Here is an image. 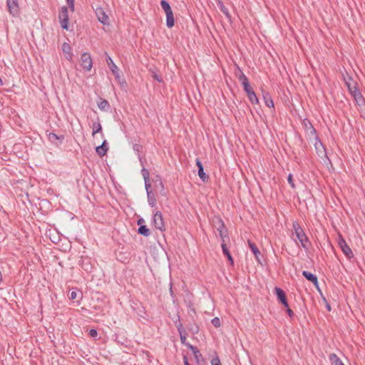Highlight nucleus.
<instances>
[{"mask_svg":"<svg viewBox=\"0 0 365 365\" xmlns=\"http://www.w3.org/2000/svg\"><path fill=\"white\" fill-rule=\"evenodd\" d=\"M292 227L294 235L301 243L302 247L305 250H308L310 245V242L300 225L297 222H294L292 224Z\"/></svg>","mask_w":365,"mask_h":365,"instance_id":"nucleus-1","label":"nucleus"},{"mask_svg":"<svg viewBox=\"0 0 365 365\" xmlns=\"http://www.w3.org/2000/svg\"><path fill=\"white\" fill-rule=\"evenodd\" d=\"M214 227L218 231L220 237L222 238V242H226V240H229V237L227 235V230L224 225L223 221L220 217H215L213 220Z\"/></svg>","mask_w":365,"mask_h":365,"instance_id":"nucleus-2","label":"nucleus"},{"mask_svg":"<svg viewBox=\"0 0 365 365\" xmlns=\"http://www.w3.org/2000/svg\"><path fill=\"white\" fill-rule=\"evenodd\" d=\"M81 66L83 68V69L86 71H91L92 66H93V61L91 55L87 53L84 52L81 54Z\"/></svg>","mask_w":365,"mask_h":365,"instance_id":"nucleus-3","label":"nucleus"},{"mask_svg":"<svg viewBox=\"0 0 365 365\" xmlns=\"http://www.w3.org/2000/svg\"><path fill=\"white\" fill-rule=\"evenodd\" d=\"M58 19L61 24V26L63 29H68V11L66 6H63L59 11Z\"/></svg>","mask_w":365,"mask_h":365,"instance_id":"nucleus-4","label":"nucleus"},{"mask_svg":"<svg viewBox=\"0 0 365 365\" xmlns=\"http://www.w3.org/2000/svg\"><path fill=\"white\" fill-rule=\"evenodd\" d=\"M153 223L156 229L162 232L165 230L163 215L160 211H157L153 215Z\"/></svg>","mask_w":365,"mask_h":365,"instance_id":"nucleus-5","label":"nucleus"},{"mask_svg":"<svg viewBox=\"0 0 365 365\" xmlns=\"http://www.w3.org/2000/svg\"><path fill=\"white\" fill-rule=\"evenodd\" d=\"M338 244H339V246L340 247L341 251L343 252L344 255L348 259H351V258L354 257V253H353L351 249L347 245V243L345 241V240L342 237H341V236L339 238Z\"/></svg>","mask_w":365,"mask_h":365,"instance_id":"nucleus-6","label":"nucleus"},{"mask_svg":"<svg viewBox=\"0 0 365 365\" xmlns=\"http://www.w3.org/2000/svg\"><path fill=\"white\" fill-rule=\"evenodd\" d=\"M6 6L9 12L13 16H16L19 13V6L17 0H6Z\"/></svg>","mask_w":365,"mask_h":365,"instance_id":"nucleus-7","label":"nucleus"},{"mask_svg":"<svg viewBox=\"0 0 365 365\" xmlns=\"http://www.w3.org/2000/svg\"><path fill=\"white\" fill-rule=\"evenodd\" d=\"M96 15L98 21L103 25H108L109 24L108 16L106 14L104 9L101 7H97L95 10Z\"/></svg>","mask_w":365,"mask_h":365,"instance_id":"nucleus-8","label":"nucleus"},{"mask_svg":"<svg viewBox=\"0 0 365 365\" xmlns=\"http://www.w3.org/2000/svg\"><path fill=\"white\" fill-rule=\"evenodd\" d=\"M315 138L314 147L319 156H327L326 150L322 143L319 140L317 135H314Z\"/></svg>","mask_w":365,"mask_h":365,"instance_id":"nucleus-9","label":"nucleus"},{"mask_svg":"<svg viewBox=\"0 0 365 365\" xmlns=\"http://www.w3.org/2000/svg\"><path fill=\"white\" fill-rule=\"evenodd\" d=\"M274 293L276 294L279 301L285 307H288V302L284 292L279 287L274 288Z\"/></svg>","mask_w":365,"mask_h":365,"instance_id":"nucleus-10","label":"nucleus"},{"mask_svg":"<svg viewBox=\"0 0 365 365\" xmlns=\"http://www.w3.org/2000/svg\"><path fill=\"white\" fill-rule=\"evenodd\" d=\"M196 165L198 168V176L202 182H207L209 180V175L204 172L203 165L200 159H196Z\"/></svg>","mask_w":365,"mask_h":365,"instance_id":"nucleus-11","label":"nucleus"},{"mask_svg":"<svg viewBox=\"0 0 365 365\" xmlns=\"http://www.w3.org/2000/svg\"><path fill=\"white\" fill-rule=\"evenodd\" d=\"M106 62L108 66L110 67L111 72L115 75V78L120 81V74L118 72V68L109 56H107Z\"/></svg>","mask_w":365,"mask_h":365,"instance_id":"nucleus-12","label":"nucleus"},{"mask_svg":"<svg viewBox=\"0 0 365 365\" xmlns=\"http://www.w3.org/2000/svg\"><path fill=\"white\" fill-rule=\"evenodd\" d=\"M239 80L241 81L242 85L244 88V91L246 93H248L253 91V89L251 88L249 80L247 77L243 73H241L240 76H239Z\"/></svg>","mask_w":365,"mask_h":365,"instance_id":"nucleus-13","label":"nucleus"},{"mask_svg":"<svg viewBox=\"0 0 365 365\" xmlns=\"http://www.w3.org/2000/svg\"><path fill=\"white\" fill-rule=\"evenodd\" d=\"M302 275L309 281L312 282L315 287H318V279L317 276L311 272H309L307 271H303Z\"/></svg>","mask_w":365,"mask_h":365,"instance_id":"nucleus-14","label":"nucleus"},{"mask_svg":"<svg viewBox=\"0 0 365 365\" xmlns=\"http://www.w3.org/2000/svg\"><path fill=\"white\" fill-rule=\"evenodd\" d=\"M108 150V144H107V142L106 140L103 142V143L101 145L97 146L96 148V153L101 157L105 155L106 154Z\"/></svg>","mask_w":365,"mask_h":365,"instance_id":"nucleus-15","label":"nucleus"},{"mask_svg":"<svg viewBox=\"0 0 365 365\" xmlns=\"http://www.w3.org/2000/svg\"><path fill=\"white\" fill-rule=\"evenodd\" d=\"M248 245H249V247L250 248V250H252V253L254 254L257 262L261 263L260 259H259V256H260L261 253H260L259 249L257 248V245L254 242H251L250 240L248 241Z\"/></svg>","mask_w":365,"mask_h":365,"instance_id":"nucleus-16","label":"nucleus"},{"mask_svg":"<svg viewBox=\"0 0 365 365\" xmlns=\"http://www.w3.org/2000/svg\"><path fill=\"white\" fill-rule=\"evenodd\" d=\"M262 97H263L264 101L267 107L274 108V104L273 100H272L269 92L263 91H262Z\"/></svg>","mask_w":365,"mask_h":365,"instance_id":"nucleus-17","label":"nucleus"},{"mask_svg":"<svg viewBox=\"0 0 365 365\" xmlns=\"http://www.w3.org/2000/svg\"><path fill=\"white\" fill-rule=\"evenodd\" d=\"M63 135L58 136L54 133H50L48 135V140L56 145L61 144L62 140L63 139Z\"/></svg>","mask_w":365,"mask_h":365,"instance_id":"nucleus-18","label":"nucleus"},{"mask_svg":"<svg viewBox=\"0 0 365 365\" xmlns=\"http://www.w3.org/2000/svg\"><path fill=\"white\" fill-rule=\"evenodd\" d=\"M62 50L65 54L66 58L68 61H71L73 54L71 53V48L70 45L67 43H63L62 45Z\"/></svg>","mask_w":365,"mask_h":365,"instance_id":"nucleus-19","label":"nucleus"},{"mask_svg":"<svg viewBox=\"0 0 365 365\" xmlns=\"http://www.w3.org/2000/svg\"><path fill=\"white\" fill-rule=\"evenodd\" d=\"M91 128L93 130H92L93 136H94L98 133H101V131H102V126H101V125L100 123V120H99L98 118V121L97 122L93 123V124L91 125Z\"/></svg>","mask_w":365,"mask_h":365,"instance_id":"nucleus-20","label":"nucleus"},{"mask_svg":"<svg viewBox=\"0 0 365 365\" xmlns=\"http://www.w3.org/2000/svg\"><path fill=\"white\" fill-rule=\"evenodd\" d=\"M221 247H222V249L223 254L227 257V259L232 264L234 263L233 262V259H232V257L231 254L230 253V252H229V250H228V249L227 247L225 242H222Z\"/></svg>","mask_w":365,"mask_h":365,"instance_id":"nucleus-21","label":"nucleus"},{"mask_svg":"<svg viewBox=\"0 0 365 365\" xmlns=\"http://www.w3.org/2000/svg\"><path fill=\"white\" fill-rule=\"evenodd\" d=\"M165 15H166V26L170 29V28L173 27L175 25V19H174L173 13L171 12V13L167 14Z\"/></svg>","mask_w":365,"mask_h":365,"instance_id":"nucleus-22","label":"nucleus"},{"mask_svg":"<svg viewBox=\"0 0 365 365\" xmlns=\"http://www.w3.org/2000/svg\"><path fill=\"white\" fill-rule=\"evenodd\" d=\"M329 358L333 365H344L336 354H331Z\"/></svg>","mask_w":365,"mask_h":365,"instance_id":"nucleus-23","label":"nucleus"},{"mask_svg":"<svg viewBox=\"0 0 365 365\" xmlns=\"http://www.w3.org/2000/svg\"><path fill=\"white\" fill-rule=\"evenodd\" d=\"M303 124L304 125L307 130L310 131L311 135H316L317 131L315 128L307 119L304 120Z\"/></svg>","mask_w":365,"mask_h":365,"instance_id":"nucleus-24","label":"nucleus"},{"mask_svg":"<svg viewBox=\"0 0 365 365\" xmlns=\"http://www.w3.org/2000/svg\"><path fill=\"white\" fill-rule=\"evenodd\" d=\"M160 6L165 14L173 12L170 4L166 0H161Z\"/></svg>","mask_w":365,"mask_h":365,"instance_id":"nucleus-25","label":"nucleus"},{"mask_svg":"<svg viewBox=\"0 0 365 365\" xmlns=\"http://www.w3.org/2000/svg\"><path fill=\"white\" fill-rule=\"evenodd\" d=\"M148 202L149 205L154 207L156 205V199L153 192H148L147 193Z\"/></svg>","mask_w":365,"mask_h":365,"instance_id":"nucleus-26","label":"nucleus"},{"mask_svg":"<svg viewBox=\"0 0 365 365\" xmlns=\"http://www.w3.org/2000/svg\"><path fill=\"white\" fill-rule=\"evenodd\" d=\"M98 106L100 110L105 111L108 109L109 103L106 100L101 98L99 102L98 103Z\"/></svg>","mask_w":365,"mask_h":365,"instance_id":"nucleus-27","label":"nucleus"},{"mask_svg":"<svg viewBox=\"0 0 365 365\" xmlns=\"http://www.w3.org/2000/svg\"><path fill=\"white\" fill-rule=\"evenodd\" d=\"M247 96L250 101L252 104H257L259 103L258 98L257 97V96H256V94H255L254 91L247 93Z\"/></svg>","mask_w":365,"mask_h":365,"instance_id":"nucleus-28","label":"nucleus"},{"mask_svg":"<svg viewBox=\"0 0 365 365\" xmlns=\"http://www.w3.org/2000/svg\"><path fill=\"white\" fill-rule=\"evenodd\" d=\"M138 232L140 235H142L145 237H148L150 234V230L145 225L140 226L138 228Z\"/></svg>","mask_w":365,"mask_h":365,"instance_id":"nucleus-29","label":"nucleus"},{"mask_svg":"<svg viewBox=\"0 0 365 365\" xmlns=\"http://www.w3.org/2000/svg\"><path fill=\"white\" fill-rule=\"evenodd\" d=\"M353 97L354 98L358 104L361 105L363 103H364V98H363L359 91L354 93L353 95Z\"/></svg>","mask_w":365,"mask_h":365,"instance_id":"nucleus-30","label":"nucleus"},{"mask_svg":"<svg viewBox=\"0 0 365 365\" xmlns=\"http://www.w3.org/2000/svg\"><path fill=\"white\" fill-rule=\"evenodd\" d=\"M346 86L348 87V89L349 91V92L351 93V94L353 96L354 93H356L357 91H359V90L358 89V88L356 87V83H346Z\"/></svg>","mask_w":365,"mask_h":365,"instance_id":"nucleus-31","label":"nucleus"},{"mask_svg":"<svg viewBox=\"0 0 365 365\" xmlns=\"http://www.w3.org/2000/svg\"><path fill=\"white\" fill-rule=\"evenodd\" d=\"M141 174L143 177L144 181L150 180V173L148 169L143 168L141 170Z\"/></svg>","mask_w":365,"mask_h":365,"instance_id":"nucleus-32","label":"nucleus"},{"mask_svg":"<svg viewBox=\"0 0 365 365\" xmlns=\"http://www.w3.org/2000/svg\"><path fill=\"white\" fill-rule=\"evenodd\" d=\"M153 182H158L159 186L161 187L162 190H164V185L163 181L159 175H156L155 179H153Z\"/></svg>","mask_w":365,"mask_h":365,"instance_id":"nucleus-33","label":"nucleus"},{"mask_svg":"<svg viewBox=\"0 0 365 365\" xmlns=\"http://www.w3.org/2000/svg\"><path fill=\"white\" fill-rule=\"evenodd\" d=\"M212 325L215 327H220V320L218 317H215L212 319L211 321Z\"/></svg>","mask_w":365,"mask_h":365,"instance_id":"nucleus-34","label":"nucleus"},{"mask_svg":"<svg viewBox=\"0 0 365 365\" xmlns=\"http://www.w3.org/2000/svg\"><path fill=\"white\" fill-rule=\"evenodd\" d=\"M212 365H221L220 360L217 356L213 357L211 360Z\"/></svg>","mask_w":365,"mask_h":365,"instance_id":"nucleus-35","label":"nucleus"},{"mask_svg":"<svg viewBox=\"0 0 365 365\" xmlns=\"http://www.w3.org/2000/svg\"><path fill=\"white\" fill-rule=\"evenodd\" d=\"M145 190H146V192L148 193V192H153L151 190V185H150V180H145Z\"/></svg>","mask_w":365,"mask_h":365,"instance_id":"nucleus-36","label":"nucleus"},{"mask_svg":"<svg viewBox=\"0 0 365 365\" xmlns=\"http://www.w3.org/2000/svg\"><path fill=\"white\" fill-rule=\"evenodd\" d=\"M68 7L72 12L74 11V0H66Z\"/></svg>","mask_w":365,"mask_h":365,"instance_id":"nucleus-37","label":"nucleus"},{"mask_svg":"<svg viewBox=\"0 0 365 365\" xmlns=\"http://www.w3.org/2000/svg\"><path fill=\"white\" fill-rule=\"evenodd\" d=\"M287 180H288L289 184L291 185V187H292V188H294V187H295V185H294V182H293L292 175V174H289V175H288Z\"/></svg>","mask_w":365,"mask_h":365,"instance_id":"nucleus-38","label":"nucleus"},{"mask_svg":"<svg viewBox=\"0 0 365 365\" xmlns=\"http://www.w3.org/2000/svg\"><path fill=\"white\" fill-rule=\"evenodd\" d=\"M185 346L192 351V354H195V351L199 350L196 346H194L190 344H185Z\"/></svg>","mask_w":365,"mask_h":365,"instance_id":"nucleus-39","label":"nucleus"},{"mask_svg":"<svg viewBox=\"0 0 365 365\" xmlns=\"http://www.w3.org/2000/svg\"><path fill=\"white\" fill-rule=\"evenodd\" d=\"M88 334L91 337H96L97 335H98V332H97V331L96 329H91L89 330Z\"/></svg>","mask_w":365,"mask_h":365,"instance_id":"nucleus-40","label":"nucleus"},{"mask_svg":"<svg viewBox=\"0 0 365 365\" xmlns=\"http://www.w3.org/2000/svg\"><path fill=\"white\" fill-rule=\"evenodd\" d=\"M193 355H194V356H195V359H196L197 361H199L200 358H201V357H202V354H201V353H200V351L199 350L195 351V354H193Z\"/></svg>","mask_w":365,"mask_h":365,"instance_id":"nucleus-41","label":"nucleus"},{"mask_svg":"<svg viewBox=\"0 0 365 365\" xmlns=\"http://www.w3.org/2000/svg\"><path fill=\"white\" fill-rule=\"evenodd\" d=\"M181 343L185 344H187L186 341V333L183 334L182 335H180Z\"/></svg>","mask_w":365,"mask_h":365,"instance_id":"nucleus-42","label":"nucleus"},{"mask_svg":"<svg viewBox=\"0 0 365 365\" xmlns=\"http://www.w3.org/2000/svg\"><path fill=\"white\" fill-rule=\"evenodd\" d=\"M76 296H77V294L75 291H72L71 293H70V295H69V298L71 299H75L76 298Z\"/></svg>","mask_w":365,"mask_h":365,"instance_id":"nucleus-43","label":"nucleus"},{"mask_svg":"<svg viewBox=\"0 0 365 365\" xmlns=\"http://www.w3.org/2000/svg\"><path fill=\"white\" fill-rule=\"evenodd\" d=\"M221 10H222V11L223 12V14H224L225 15H226V16L230 17V14H229V11H228V9H226L225 7H222V8L221 9Z\"/></svg>","mask_w":365,"mask_h":365,"instance_id":"nucleus-44","label":"nucleus"},{"mask_svg":"<svg viewBox=\"0 0 365 365\" xmlns=\"http://www.w3.org/2000/svg\"><path fill=\"white\" fill-rule=\"evenodd\" d=\"M287 312L290 317H292L294 316L293 311L291 309H289V307H287Z\"/></svg>","mask_w":365,"mask_h":365,"instance_id":"nucleus-45","label":"nucleus"},{"mask_svg":"<svg viewBox=\"0 0 365 365\" xmlns=\"http://www.w3.org/2000/svg\"><path fill=\"white\" fill-rule=\"evenodd\" d=\"M183 361H184L185 365H190L188 362V359H187V356H185V355L183 356Z\"/></svg>","mask_w":365,"mask_h":365,"instance_id":"nucleus-46","label":"nucleus"},{"mask_svg":"<svg viewBox=\"0 0 365 365\" xmlns=\"http://www.w3.org/2000/svg\"><path fill=\"white\" fill-rule=\"evenodd\" d=\"M153 77L157 80L158 82H161L162 81V78L160 77H159L157 74H154L153 76Z\"/></svg>","mask_w":365,"mask_h":365,"instance_id":"nucleus-47","label":"nucleus"},{"mask_svg":"<svg viewBox=\"0 0 365 365\" xmlns=\"http://www.w3.org/2000/svg\"><path fill=\"white\" fill-rule=\"evenodd\" d=\"M178 331L180 335H182L183 334L185 333V330L183 327L180 329H178Z\"/></svg>","mask_w":365,"mask_h":365,"instance_id":"nucleus-48","label":"nucleus"},{"mask_svg":"<svg viewBox=\"0 0 365 365\" xmlns=\"http://www.w3.org/2000/svg\"><path fill=\"white\" fill-rule=\"evenodd\" d=\"M176 327H177V329H181V328H182V327H182V324L180 322H179L178 324H176Z\"/></svg>","mask_w":365,"mask_h":365,"instance_id":"nucleus-49","label":"nucleus"},{"mask_svg":"<svg viewBox=\"0 0 365 365\" xmlns=\"http://www.w3.org/2000/svg\"><path fill=\"white\" fill-rule=\"evenodd\" d=\"M327 309H328L329 311H330V310H331V307H330V305H329V304H327Z\"/></svg>","mask_w":365,"mask_h":365,"instance_id":"nucleus-50","label":"nucleus"},{"mask_svg":"<svg viewBox=\"0 0 365 365\" xmlns=\"http://www.w3.org/2000/svg\"><path fill=\"white\" fill-rule=\"evenodd\" d=\"M143 219L139 220L138 221V225H140V223H142V221H143Z\"/></svg>","mask_w":365,"mask_h":365,"instance_id":"nucleus-51","label":"nucleus"},{"mask_svg":"<svg viewBox=\"0 0 365 365\" xmlns=\"http://www.w3.org/2000/svg\"><path fill=\"white\" fill-rule=\"evenodd\" d=\"M170 292H171V294H173V289H172V287L170 288Z\"/></svg>","mask_w":365,"mask_h":365,"instance_id":"nucleus-52","label":"nucleus"}]
</instances>
